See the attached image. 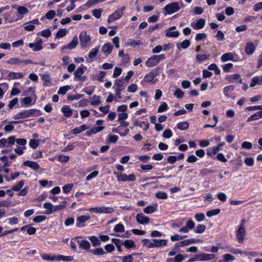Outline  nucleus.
Segmentation results:
<instances>
[{"label":"nucleus","mask_w":262,"mask_h":262,"mask_svg":"<svg viewBox=\"0 0 262 262\" xmlns=\"http://www.w3.org/2000/svg\"><path fill=\"white\" fill-rule=\"evenodd\" d=\"M71 89V86L65 85L60 87L58 91V94L64 95L66 94L68 91Z\"/></svg>","instance_id":"nucleus-47"},{"label":"nucleus","mask_w":262,"mask_h":262,"mask_svg":"<svg viewBox=\"0 0 262 262\" xmlns=\"http://www.w3.org/2000/svg\"><path fill=\"white\" fill-rule=\"evenodd\" d=\"M104 128V127L103 126L93 127L87 132V135L90 136L92 134H96L102 130Z\"/></svg>","instance_id":"nucleus-37"},{"label":"nucleus","mask_w":262,"mask_h":262,"mask_svg":"<svg viewBox=\"0 0 262 262\" xmlns=\"http://www.w3.org/2000/svg\"><path fill=\"white\" fill-rule=\"evenodd\" d=\"M136 221L139 224L144 225L149 223L150 219L143 213H138L136 216Z\"/></svg>","instance_id":"nucleus-16"},{"label":"nucleus","mask_w":262,"mask_h":262,"mask_svg":"<svg viewBox=\"0 0 262 262\" xmlns=\"http://www.w3.org/2000/svg\"><path fill=\"white\" fill-rule=\"evenodd\" d=\"M210 57V54H198L195 57V59L198 62H202L205 60L208 59Z\"/></svg>","instance_id":"nucleus-36"},{"label":"nucleus","mask_w":262,"mask_h":262,"mask_svg":"<svg viewBox=\"0 0 262 262\" xmlns=\"http://www.w3.org/2000/svg\"><path fill=\"white\" fill-rule=\"evenodd\" d=\"M88 238L92 243L93 246L97 247L100 245V242L98 238L96 236H88Z\"/></svg>","instance_id":"nucleus-42"},{"label":"nucleus","mask_w":262,"mask_h":262,"mask_svg":"<svg viewBox=\"0 0 262 262\" xmlns=\"http://www.w3.org/2000/svg\"><path fill=\"white\" fill-rule=\"evenodd\" d=\"M260 115L258 112L255 113V114L251 115L247 119V122H250L254 120H257L260 119Z\"/></svg>","instance_id":"nucleus-61"},{"label":"nucleus","mask_w":262,"mask_h":262,"mask_svg":"<svg viewBox=\"0 0 262 262\" xmlns=\"http://www.w3.org/2000/svg\"><path fill=\"white\" fill-rule=\"evenodd\" d=\"M56 260H62L64 261H70L73 260V257L71 256H64L62 255H56Z\"/></svg>","instance_id":"nucleus-38"},{"label":"nucleus","mask_w":262,"mask_h":262,"mask_svg":"<svg viewBox=\"0 0 262 262\" xmlns=\"http://www.w3.org/2000/svg\"><path fill=\"white\" fill-rule=\"evenodd\" d=\"M180 9L178 3L173 2L172 3L166 5L164 8L165 14H172L178 12Z\"/></svg>","instance_id":"nucleus-5"},{"label":"nucleus","mask_w":262,"mask_h":262,"mask_svg":"<svg viewBox=\"0 0 262 262\" xmlns=\"http://www.w3.org/2000/svg\"><path fill=\"white\" fill-rule=\"evenodd\" d=\"M23 164L24 166L29 167L34 170H37L39 168V164L34 161H26L24 162Z\"/></svg>","instance_id":"nucleus-27"},{"label":"nucleus","mask_w":262,"mask_h":262,"mask_svg":"<svg viewBox=\"0 0 262 262\" xmlns=\"http://www.w3.org/2000/svg\"><path fill=\"white\" fill-rule=\"evenodd\" d=\"M43 208L46 209L45 212L46 214H50L54 212V206L51 203L43 204Z\"/></svg>","instance_id":"nucleus-30"},{"label":"nucleus","mask_w":262,"mask_h":262,"mask_svg":"<svg viewBox=\"0 0 262 262\" xmlns=\"http://www.w3.org/2000/svg\"><path fill=\"white\" fill-rule=\"evenodd\" d=\"M256 46L252 42H248L246 43L245 52L248 55H252L255 51Z\"/></svg>","instance_id":"nucleus-22"},{"label":"nucleus","mask_w":262,"mask_h":262,"mask_svg":"<svg viewBox=\"0 0 262 262\" xmlns=\"http://www.w3.org/2000/svg\"><path fill=\"white\" fill-rule=\"evenodd\" d=\"M227 79L230 83L238 82L242 83L243 80L239 74H234L227 76Z\"/></svg>","instance_id":"nucleus-18"},{"label":"nucleus","mask_w":262,"mask_h":262,"mask_svg":"<svg viewBox=\"0 0 262 262\" xmlns=\"http://www.w3.org/2000/svg\"><path fill=\"white\" fill-rule=\"evenodd\" d=\"M168 109V105L166 102H162L158 108V113H162Z\"/></svg>","instance_id":"nucleus-59"},{"label":"nucleus","mask_w":262,"mask_h":262,"mask_svg":"<svg viewBox=\"0 0 262 262\" xmlns=\"http://www.w3.org/2000/svg\"><path fill=\"white\" fill-rule=\"evenodd\" d=\"M234 88H235V87L233 85H228V86H226L224 87L223 89V92H224V95L226 97L229 98L230 96L229 94V92H232L234 90Z\"/></svg>","instance_id":"nucleus-40"},{"label":"nucleus","mask_w":262,"mask_h":262,"mask_svg":"<svg viewBox=\"0 0 262 262\" xmlns=\"http://www.w3.org/2000/svg\"><path fill=\"white\" fill-rule=\"evenodd\" d=\"M156 210V208L153 206H148L143 209L144 212L146 214H151L155 212Z\"/></svg>","instance_id":"nucleus-55"},{"label":"nucleus","mask_w":262,"mask_h":262,"mask_svg":"<svg viewBox=\"0 0 262 262\" xmlns=\"http://www.w3.org/2000/svg\"><path fill=\"white\" fill-rule=\"evenodd\" d=\"M81 238H82L81 236H76V237H75L74 238H72L71 239V241L70 242V246L73 250H76V249L77 248L76 243H77V242L78 241V239Z\"/></svg>","instance_id":"nucleus-44"},{"label":"nucleus","mask_w":262,"mask_h":262,"mask_svg":"<svg viewBox=\"0 0 262 262\" xmlns=\"http://www.w3.org/2000/svg\"><path fill=\"white\" fill-rule=\"evenodd\" d=\"M194 226V222L192 220H190L186 222L185 226L180 228L179 231L180 233H188L189 230L193 229Z\"/></svg>","instance_id":"nucleus-13"},{"label":"nucleus","mask_w":262,"mask_h":262,"mask_svg":"<svg viewBox=\"0 0 262 262\" xmlns=\"http://www.w3.org/2000/svg\"><path fill=\"white\" fill-rule=\"evenodd\" d=\"M35 99L33 100L32 97H26L20 99V102L25 106H30L36 102V96L34 95Z\"/></svg>","instance_id":"nucleus-15"},{"label":"nucleus","mask_w":262,"mask_h":262,"mask_svg":"<svg viewBox=\"0 0 262 262\" xmlns=\"http://www.w3.org/2000/svg\"><path fill=\"white\" fill-rule=\"evenodd\" d=\"M12 8L16 7L17 9V18L16 20L21 19L24 17V15L27 14L29 12L28 9L25 6H19L16 7V6H12Z\"/></svg>","instance_id":"nucleus-9"},{"label":"nucleus","mask_w":262,"mask_h":262,"mask_svg":"<svg viewBox=\"0 0 262 262\" xmlns=\"http://www.w3.org/2000/svg\"><path fill=\"white\" fill-rule=\"evenodd\" d=\"M226 251H228V252H231V253H232L233 254H243V252H242L239 249H235V248H231V247L227 248L226 249Z\"/></svg>","instance_id":"nucleus-57"},{"label":"nucleus","mask_w":262,"mask_h":262,"mask_svg":"<svg viewBox=\"0 0 262 262\" xmlns=\"http://www.w3.org/2000/svg\"><path fill=\"white\" fill-rule=\"evenodd\" d=\"M78 45V39L77 36H74L72 41L68 43V45L64 46L61 48V50H66V49H75Z\"/></svg>","instance_id":"nucleus-19"},{"label":"nucleus","mask_w":262,"mask_h":262,"mask_svg":"<svg viewBox=\"0 0 262 262\" xmlns=\"http://www.w3.org/2000/svg\"><path fill=\"white\" fill-rule=\"evenodd\" d=\"M125 9V7L123 6L120 9L117 10L112 14L110 15L107 18V22L111 23L116 21L121 17L123 14V11Z\"/></svg>","instance_id":"nucleus-6"},{"label":"nucleus","mask_w":262,"mask_h":262,"mask_svg":"<svg viewBox=\"0 0 262 262\" xmlns=\"http://www.w3.org/2000/svg\"><path fill=\"white\" fill-rule=\"evenodd\" d=\"M113 48V46L110 43H106L102 47L101 52L105 55H108L112 52Z\"/></svg>","instance_id":"nucleus-26"},{"label":"nucleus","mask_w":262,"mask_h":262,"mask_svg":"<svg viewBox=\"0 0 262 262\" xmlns=\"http://www.w3.org/2000/svg\"><path fill=\"white\" fill-rule=\"evenodd\" d=\"M90 252L96 256H101L106 254V252L102 248L91 249L90 250Z\"/></svg>","instance_id":"nucleus-31"},{"label":"nucleus","mask_w":262,"mask_h":262,"mask_svg":"<svg viewBox=\"0 0 262 262\" xmlns=\"http://www.w3.org/2000/svg\"><path fill=\"white\" fill-rule=\"evenodd\" d=\"M143 43L140 40H132V39H128L127 41L126 42V45L127 46H131L133 47H135L137 46H140L142 45Z\"/></svg>","instance_id":"nucleus-39"},{"label":"nucleus","mask_w":262,"mask_h":262,"mask_svg":"<svg viewBox=\"0 0 262 262\" xmlns=\"http://www.w3.org/2000/svg\"><path fill=\"white\" fill-rule=\"evenodd\" d=\"M6 140L8 147H10L16 142L15 137L14 136H10L8 139H6Z\"/></svg>","instance_id":"nucleus-62"},{"label":"nucleus","mask_w":262,"mask_h":262,"mask_svg":"<svg viewBox=\"0 0 262 262\" xmlns=\"http://www.w3.org/2000/svg\"><path fill=\"white\" fill-rule=\"evenodd\" d=\"M114 174L116 176L118 181L126 182L127 181V175L125 173L118 174L116 171L114 172Z\"/></svg>","instance_id":"nucleus-43"},{"label":"nucleus","mask_w":262,"mask_h":262,"mask_svg":"<svg viewBox=\"0 0 262 262\" xmlns=\"http://www.w3.org/2000/svg\"><path fill=\"white\" fill-rule=\"evenodd\" d=\"M20 122L18 121H9L8 123H6V124L4 125V130L6 133H11L12 132L15 128L14 126V124H17L19 123Z\"/></svg>","instance_id":"nucleus-17"},{"label":"nucleus","mask_w":262,"mask_h":262,"mask_svg":"<svg viewBox=\"0 0 262 262\" xmlns=\"http://www.w3.org/2000/svg\"><path fill=\"white\" fill-rule=\"evenodd\" d=\"M177 127L180 130H185L187 129L189 127V124L187 122H181L177 124Z\"/></svg>","instance_id":"nucleus-50"},{"label":"nucleus","mask_w":262,"mask_h":262,"mask_svg":"<svg viewBox=\"0 0 262 262\" xmlns=\"http://www.w3.org/2000/svg\"><path fill=\"white\" fill-rule=\"evenodd\" d=\"M215 255L212 254L202 253L195 255L196 261H206L213 259Z\"/></svg>","instance_id":"nucleus-14"},{"label":"nucleus","mask_w":262,"mask_h":262,"mask_svg":"<svg viewBox=\"0 0 262 262\" xmlns=\"http://www.w3.org/2000/svg\"><path fill=\"white\" fill-rule=\"evenodd\" d=\"M206 20L204 18H200L196 21H192L190 24V26L194 30H198L203 29L205 25Z\"/></svg>","instance_id":"nucleus-12"},{"label":"nucleus","mask_w":262,"mask_h":262,"mask_svg":"<svg viewBox=\"0 0 262 262\" xmlns=\"http://www.w3.org/2000/svg\"><path fill=\"white\" fill-rule=\"evenodd\" d=\"M220 211L221 210L219 209L211 210L207 212L206 215L207 217H210L212 216L219 214Z\"/></svg>","instance_id":"nucleus-56"},{"label":"nucleus","mask_w":262,"mask_h":262,"mask_svg":"<svg viewBox=\"0 0 262 262\" xmlns=\"http://www.w3.org/2000/svg\"><path fill=\"white\" fill-rule=\"evenodd\" d=\"M190 45V42L189 40L186 39L183 40L181 44L178 43L177 47L178 49L182 48L184 49H187Z\"/></svg>","instance_id":"nucleus-49"},{"label":"nucleus","mask_w":262,"mask_h":262,"mask_svg":"<svg viewBox=\"0 0 262 262\" xmlns=\"http://www.w3.org/2000/svg\"><path fill=\"white\" fill-rule=\"evenodd\" d=\"M77 243L79 245L80 248L85 250H89L90 249L91 245L89 241L86 240H78Z\"/></svg>","instance_id":"nucleus-23"},{"label":"nucleus","mask_w":262,"mask_h":262,"mask_svg":"<svg viewBox=\"0 0 262 262\" xmlns=\"http://www.w3.org/2000/svg\"><path fill=\"white\" fill-rule=\"evenodd\" d=\"M187 237V235H180L178 234H176L170 236V240L172 242L179 241L180 240L185 238Z\"/></svg>","instance_id":"nucleus-51"},{"label":"nucleus","mask_w":262,"mask_h":262,"mask_svg":"<svg viewBox=\"0 0 262 262\" xmlns=\"http://www.w3.org/2000/svg\"><path fill=\"white\" fill-rule=\"evenodd\" d=\"M99 52V47L91 49L88 54V57L90 59H93L95 58Z\"/></svg>","instance_id":"nucleus-48"},{"label":"nucleus","mask_w":262,"mask_h":262,"mask_svg":"<svg viewBox=\"0 0 262 262\" xmlns=\"http://www.w3.org/2000/svg\"><path fill=\"white\" fill-rule=\"evenodd\" d=\"M123 244H124V246L127 248H134L136 247V245H135L134 241L132 240H130V239L125 240Z\"/></svg>","instance_id":"nucleus-58"},{"label":"nucleus","mask_w":262,"mask_h":262,"mask_svg":"<svg viewBox=\"0 0 262 262\" xmlns=\"http://www.w3.org/2000/svg\"><path fill=\"white\" fill-rule=\"evenodd\" d=\"M24 185V181L23 180L19 181L18 183L14 185L12 187V190L15 191H18Z\"/></svg>","instance_id":"nucleus-52"},{"label":"nucleus","mask_w":262,"mask_h":262,"mask_svg":"<svg viewBox=\"0 0 262 262\" xmlns=\"http://www.w3.org/2000/svg\"><path fill=\"white\" fill-rule=\"evenodd\" d=\"M61 111L63 114V115L66 117H70L72 115V110L68 105H63Z\"/></svg>","instance_id":"nucleus-28"},{"label":"nucleus","mask_w":262,"mask_h":262,"mask_svg":"<svg viewBox=\"0 0 262 262\" xmlns=\"http://www.w3.org/2000/svg\"><path fill=\"white\" fill-rule=\"evenodd\" d=\"M118 140V137L116 135H108L107 138V141L108 143H116Z\"/></svg>","instance_id":"nucleus-63"},{"label":"nucleus","mask_w":262,"mask_h":262,"mask_svg":"<svg viewBox=\"0 0 262 262\" xmlns=\"http://www.w3.org/2000/svg\"><path fill=\"white\" fill-rule=\"evenodd\" d=\"M180 33L178 31H172L170 29L165 31V36L168 37L177 38L179 36Z\"/></svg>","instance_id":"nucleus-35"},{"label":"nucleus","mask_w":262,"mask_h":262,"mask_svg":"<svg viewBox=\"0 0 262 262\" xmlns=\"http://www.w3.org/2000/svg\"><path fill=\"white\" fill-rule=\"evenodd\" d=\"M155 196L159 199H166L168 198L167 194L163 191H159L156 193Z\"/></svg>","instance_id":"nucleus-60"},{"label":"nucleus","mask_w":262,"mask_h":262,"mask_svg":"<svg viewBox=\"0 0 262 262\" xmlns=\"http://www.w3.org/2000/svg\"><path fill=\"white\" fill-rule=\"evenodd\" d=\"M127 85V82L125 80L118 79L115 80L113 88L115 91H120L123 90Z\"/></svg>","instance_id":"nucleus-10"},{"label":"nucleus","mask_w":262,"mask_h":262,"mask_svg":"<svg viewBox=\"0 0 262 262\" xmlns=\"http://www.w3.org/2000/svg\"><path fill=\"white\" fill-rule=\"evenodd\" d=\"M86 68L84 66L81 64L74 73L75 79L80 80Z\"/></svg>","instance_id":"nucleus-20"},{"label":"nucleus","mask_w":262,"mask_h":262,"mask_svg":"<svg viewBox=\"0 0 262 262\" xmlns=\"http://www.w3.org/2000/svg\"><path fill=\"white\" fill-rule=\"evenodd\" d=\"M91 39L90 36L87 35L85 31H82L80 33L79 39L82 48H86L88 46Z\"/></svg>","instance_id":"nucleus-8"},{"label":"nucleus","mask_w":262,"mask_h":262,"mask_svg":"<svg viewBox=\"0 0 262 262\" xmlns=\"http://www.w3.org/2000/svg\"><path fill=\"white\" fill-rule=\"evenodd\" d=\"M41 115L40 111L37 109H30L25 110L19 112L14 116L13 118L15 120L23 119L30 117H36Z\"/></svg>","instance_id":"nucleus-1"},{"label":"nucleus","mask_w":262,"mask_h":262,"mask_svg":"<svg viewBox=\"0 0 262 262\" xmlns=\"http://www.w3.org/2000/svg\"><path fill=\"white\" fill-rule=\"evenodd\" d=\"M0 161H2L4 164L2 165L0 164V171H2L5 167H7L10 166V164L8 162V157L5 156H2L0 158Z\"/></svg>","instance_id":"nucleus-32"},{"label":"nucleus","mask_w":262,"mask_h":262,"mask_svg":"<svg viewBox=\"0 0 262 262\" xmlns=\"http://www.w3.org/2000/svg\"><path fill=\"white\" fill-rule=\"evenodd\" d=\"M221 60L223 62H226L229 60L233 59V53L229 52L223 54L221 57Z\"/></svg>","instance_id":"nucleus-33"},{"label":"nucleus","mask_w":262,"mask_h":262,"mask_svg":"<svg viewBox=\"0 0 262 262\" xmlns=\"http://www.w3.org/2000/svg\"><path fill=\"white\" fill-rule=\"evenodd\" d=\"M159 70V68L158 67L152 70L150 73L144 76L143 81L147 83H156L158 79H155V77L158 75Z\"/></svg>","instance_id":"nucleus-3"},{"label":"nucleus","mask_w":262,"mask_h":262,"mask_svg":"<svg viewBox=\"0 0 262 262\" xmlns=\"http://www.w3.org/2000/svg\"><path fill=\"white\" fill-rule=\"evenodd\" d=\"M158 64L154 55L149 58L145 62L146 66L148 67H153Z\"/></svg>","instance_id":"nucleus-34"},{"label":"nucleus","mask_w":262,"mask_h":262,"mask_svg":"<svg viewBox=\"0 0 262 262\" xmlns=\"http://www.w3.org/2000/svg\"><path fill=\"white\" fill-rule=\"evenodd\" d=\"M172 136V131L170 129H165L162 134V136L166 139H169Z\"/></svg>","instance_id":"nucleus-64"},{"label":"nucleus","mask_w":262,"mask_h":262,"mask_svg":"<svg viewBox=\"0 0 262 262\" xmlns=\"http://www.w3.org/2000/svg\"><path fill=\"white\" fill-rule=\"evenodd\" d=\"M153 242H155L157 247L158 248L166 246L167 244V240L164 239H154Z\"/></svg>","instance_id":"nucleus-41"},{"label":"nucleus","mask_w":262,"mask_h":262,"mask_svg":"<svg viewBox=\"0 0 262 262\" xmlns=\"http://www.w3.org/2000/svg\"><path fill=\"white\" fill-rule=\"evenodd\" d=\"M24 76V74L19 72H10L7 76V79L9 80L19 79Z\"/></svg>","instance_id":"nucleus-25"},{"label":"nucleus","mask_w":262,"mask_h":262,"mask_svg":"<svg viewBox=\"0 0 262 262\" xmlns=\"http://www.w3.org/2000/svg\"><path fill=\"white\" fill-rule=\"evenodd\" d=\"M42 40L40 39L36 43H30L28 45V47L32 48L33 51H39L42 49Z\"/></svg>","instance_id":"nucleus-21"},{"label":"nucleus","mask_w":262,"mask_h":262,"mask_svg":"<svg viewBox=\"0 0 262 262\" xmlns=\"http://www.w3.org/2000/svg\"><path fill=\"white\" fill-rule=\"evenodd\" d=\"M256 85H262V75L260 76L253 77L251 79V82L250 84V86L252 88Z\"/></svg>","instance_id":"nucleus-24"},{"label":"nucleus","mask_w":262,"mask_h":262,"mask_svg":"<svg viewBox=\"0 0 262 262\" xmlns=\"http://www.w3.org/2000/svg\"><path fill=\"white\" fill-rule=\"evenodd\" d=\"M246 220L242 219L236 229V237L237 242L241 244L243 243L246 236Z\"/></svg>","instance_id":"nucleus-2"},{"label":"nucleus","mask_w":262,"mask_h":262,"mask_svg":"<svg viewBox=\"0 0 262 262\" xmlns=\"http://www.w3.org/2000/svg\"><path fill=\"white\" fill-rule=\"evenodd\" d=\"M91 219L90 215H81L76 218V226L78 228L85 226V223Z\"/></svg>","instance_id":"nucleus-11"},{"label":"nucleus","mask_w":262,"mask_h":262,"mask_svg":"<svg viewBox=\"0 0 262 262\" xmlns=\"http://www.w3.org/2000/svg\"><path fill=\"white\" fill-rule=\"evenodd\" d=\"M120 129H121L120 126H118L116 128H113L112 129V132L114 133H115L119 134L121 136H122V137H124L128 134V132H129L128 129H126L123 133H121Z\"/></svg>","instance_id":"nucleus-46"},{"label":"nucleus","mask_w":262,"mask_h":262,"mask_svg":"<svg viewBox=\"0 0 262 262\" xmlns=\"http://www.w3.org/2000/svg\"><path fill=\"white\" fill-rule=\"evenodd\" d=\"M208 69L209 70L214 71V73L216 75H219L220 73V70L217 67L216 64L212 63L208 67Z\"/></svg>","instance_id":"nucleus-53"},{"label":"nucleus","mask_w":262,"mask_h":262,"mask_svg":"<svg viewBox=\"0 0 262 262\" xmlns=\"http://www.w3.org/2000/svg\"><path fill=\"white\" fill-rule=\"evenodd\" d=\"M114 231L116 232H123L124 231V227L121 223H119L115 226Z\"/></svg>","instance_id":"nucleus-54"},{"label":"nucleus","mask_w":262,"mask_h":262,"mask_svg":"<svg viewBox=\"0 0 262 262\" xmlns=\"http://www.w3.org/2000/svg\"><path fill=\"white\" fill-rule=\"evenodd\" d=\"M101 97L99 96L94 95L90 98V104L93 106L98 105L101 103Z\"/></svg>","instance_id":"nucleus-29"},{"label":"nucleus","mask_w":262,"mask_h":262,"mask_svg":"<svg viewBox=\"0 0 262 262\" xmlns=\"http://www.w3.org/2000/svg\"><path fill=\"white\" fill-rule=\"evenodd\" d=\"M7 63L11 65H25L33 63V62L30 59L20 60L18 58L14 57L10 58L7 61Z\"/></svg>","instance_id":"nucleus-7"},{"label":"nucleus","mask_w":262,"mask_h":262,"mask_svg":"<svg viewBox=\"0 0 262 262\" xmlns=\"http://www.w3.org/2000/svg\"><path fill=\"white\" fill-rule=\"evenodd\" d=\"M206 229V226L203 224H199L194 229L193 231L195 233H202Z\"/></svg>","instance_id":"nucleus-45"},{"label":"nucleus","mask_w":262,"mask_h":262,"mask_svg":"<svg viewBox=\"0 0 262 262\" xmlns=\"http://www.w3.org/2000/svg\"><path fill=\"white\" fill-rule=\"evenodd\" d=\"M88 210L91 213L105 214L112 213L114 211V209L113 207L105 206L90 208Z\"/></svg>","instance_id":"nucleus-4"}]
</instances>
